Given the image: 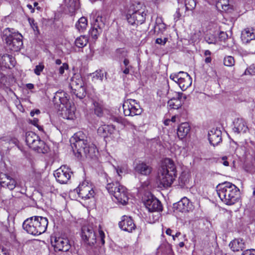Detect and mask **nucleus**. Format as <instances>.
<instances>
[{
  "label": "nucleus",
  "mask_w": 255,
  "mask_h": 255,
  "mask_svg": "<svg viewBox=\"0 0 255 255\" xmlns=\"http://www.w3.org/2000/svg\"><path fill=\"white\" fill-rule=\"evenodd\" d=\"M229 246L234 252L242 251L245 248L244 242L241 239H237L233 240L230 243Z\"/></svg>",
  "instance_id": "nucleus-31"
},
{
  "label": "nucleus",
  "mask_w": 255,
  "mask_h": 255,
  "mask_svg": "<svg viewBox=\"0 0 255 255\" xmlns=\"http://www.w3.org/2000/svg\"><path fill=\"white\" fill-rule=\"evenodd\" d=\"M227 157L224 156L222 157V160H223V164L225 166H228L229 165V162L227 161Z\"/></svg>",
  "instance_id": "nucleus-61"
},
{
  "label": "nucleus",
  "mask_w": 255,
  "mask_h": 255,
  "mask_svg": "<svg viewBox=\"0 0 255 255\" xmlns=\"http://www.w3.org/2000/svg\"><path fill=\"white\" fill-rule=\"evenodd\" d=\"M102 31V28L95 27L94 25H92L89 30V35L93 39H97Z\"/></svg>",
  "instance_id": "nucleus-37"
},
{
  "label": "nucleus",
  "mask_w": 255,
  "mask_h": 255,
  "mask_svg": "<svg viewBox=\"0 0 255 255\" xmlns=\"http://www.w3.org/2000/svg\"><path fill=\"white\" fill-rule=\"evenodd\" d=\"M144 204L150 212L161 211L162 210L160 201L152 195L147 196V199L144 201Z\"/></svg>",
  "instance_id": "nucleus-15"
},
{
  "label": "nucleus",
  "mask_w": 255,
  "mask_h": 255,
  "mask_svg": "<svg viewBox=\"0 0 255 255\" xmlns=\"http://www.w3.org/2000/svg\"><path fill=\"white\" fill-rule=\"evenodd\" d=\"M123 64L124 65V67H128L129 68H132V66L129 65V61L127 58H125L124 61H123Z\"/></svg>",
  "instance_id": "nucleus-56"
},
{
  "label": "nucleus",
  "mask_w": 255,
  "mask_h": 255,
  "mask_svg": "<svg viewBox=\"0 0 255 255\" xmlns=\"http://www.w3.org/2000/svg\"><path fill=\"white\" fill-rule=\"evenodd\" d=\"M65 116L64 117V118H66L67 119H73L74 116V110L68 109L67 106L65 107Z\"/></svg>",
  "instance_id": "nucleus-44"
},
{
  "label": "nucleus",
  "mask_w": 255,
  "mask_h": 255,
  "mask_svg": "<svg viewBox=\"0 0 255 255\" xmlns=\"http://www.w3.org/2000/svg\"><path fill=\"white\" fill-rule=\"evenodd\" d=\"M176 175L175 165L172 160L166 158L162 161L158 172L159 184L163 187H170Z\"/></svg>",
  "instance_id": "nucleus-1"
},
{
  "label": "nucleus",
  "mask_w": 255,
  "mask_h": 255,
  "mask_svg": "<svg viewBox=\"0 0 255 255\" xmlns=\"http://www.w3.org/2000/svg\"><path fill=\"white\" fill-rule=\"evenodd\" d=\"M71 145L73 151H77L81 155L84 154L90 158L95 156L96 147L90 140H76L71 142Z\"/></svg>",
  "instance_id": "nucleus-6"
},
{
  "label": "nucleus",
  "mask_w": 255,
  "mask_h": 255,
  "mask_svg": "<svg viewBox=\"0 0 255 255\" xmlns=\"http://www.w3.org/2000/svg\"><path fill=\"white\" fill-rule=\"evenodd\" d=\"M131 68L124 67H123L122 65H121V70L123 73L126 75L128 74L129 73V70Z\"/></svg>",
  "instance_id": "nucleus-53"
},
{
  "label": "nucleus",
  "mask_w": 255,
  "mask_h": 255,
  "mask_svg": "<svg viewBox=\"0 0 255 255\" xmlns=\"http://www.w3.org/2000/svg\"><path fill=\"white\" fill-rule=\"evenodd\" d=\"M241 39L245 43H248L255 39V29L253 28H246L241 33Z\"/></svg>",
  "instance_id": "nucleus-22"
},
{
  "label": "nucleus",
  "mask_w": 255,
  "mask_h": 255,
  "mask_svg": "<svg viewBox=\"0 0 255 255\" xmlns=\"http://www.w3.org/2000/svg\"><path fill=\"white\" fill-rule=\"evenodd\" d=\"M30 123L36 127L37 125H38V120L37 118H34L32 120H31Z\"/></svg>",
  "instance_id": "nucleus-60"
},
{
  "label": "nucleus",
  "mask_w": 255,
  "mask_h": 255,
  "mask_svg": "<svg viewBox=\"0 0 255 255\" xmlns=\"http://www.w3.org/2000/svg\"><path fill=\"white\" fill-rule=\"evenodd\" d=\"M170 78L177 83L182 91L186 90L192 84V78L186 72L180 71L177 73L172 74Z\"/></svg>",
  "instance_id": "nucleus-9"
},
{
  "label": "nucleus",
  "mask_w": 255,
  "mask_h": 255,
  "mask_svg": "<svg viewBox=\"0 0 255 255\" xmlns=\"http://www.w3.org/2000/svg\"><path fill=\"white\" fill-rule=\"evenodd\" d=\"M115 53L116 56L120 59L123 58H125L128 56L127 51L124 48H118L116 50Z\"/></svg>",
  "instance_id": "nucleus-40"
},
{
  "label": "nucleus",
  "mask_w": 255,
  "mask_h": 255,
  "mask_svg": "<svg viewBox=\"0 0 255 255\" xmlns=\"http://www.w3.org/2000/svg\"><path fill=\"white\" fill-rule=\"evenodd\" d=\"M68 68L69 66L68 64L66 63H63L62 65L58 69L59 74L60 75H62L64 73L65 70H68Z\"/></svg>",
  "instance_id": "nucleus-48"
},
{
  "label": "nucleus",
  "mask_w": 255,
  "mask_h": 255,
  "mask_svg": "<svg viewBox=\"0 0 255 255\" xmlns=\"http://www.w3.org/2000/svg\"><path fill=\"white\" fill-rule=\"evenodd\" d=\"M104 73L101 70H97L93 73V78L97 80H103Z\"/></svg>",
  "instance_id": "nucleus-45"
},
{
  "label": "nucleus",
  "mask_w": 255,
  "mask_h": 255,
  "mask_svg": "<svg viewBox=\"0 0 255 255\" xmlns=\"http://www.w3.org/2000/svg\"><path fill=\"white\" fill-rule=\"evenodd\" d=\"M28 21L31 27L32 28L33 30L35 31L36 34H39V30L38 29L37 23L35 22V20L33 18L29 17L28 18Z\"/></svg>",
  "instance_id": "nucleus-41"
},
{
  "label": "nucleus",
  "mask_w": 255,
  "mask_h": 255,
  "mask_svg": "<svg viewBox=\"0 0 255 255\" xmlns=\"http://www.w3.org/2000/svg\"><path fill=\"white\" fill-rule=\"evenodd\" d=\"M95 114L98 117H102L103 115L104 105L103 101L98 98L92 100Z\"/></svg>",
  "instance_id": "nucleus-29"
},
{
  "label": "nucleus",
  "mask_w": 255,
  "mask_h": 255,
  "mask_svg": "<svg viewBox=\"0 0 255 255\" xmlns=\"http://www.w3.org/2000/svg\"><path fill=\"white\" fill-rule=\"evenodd\" d=\"M4 177L0 178V184L2 187H6L10 190L15 188L16 185V182L13 178L10 176L4 174Z\"/></svg>",
  "instance_id": "nucleus-24"
},
{
  "label": "nucleus",
  "mask_w": 255,
  "mask_h": 255,
  "mask_svg": "<svg viewBox=\"0 0 255 255\" xmlns=\"http://www.w3.org/2000/svg\"><path fill=\"white\" fill-rule=\"evenodd\" d=\"M96 231L97 230L90 224L82 227L81 235L85 244L90 247L94 245L97 240Z\"/></svg>",
  "instance_id": "nucleus-10"
},
{
  "label": "nucleus",
  "mask_w": 255,
  "mask_h": 255,
  "mask_svg": "<svg viewBox=\"0 0 255 255\" xmlns=\"http://www.w3.org/2000/svg\"><path fill=\"white\" fill-rule=\"evenodd\" d=\"M76 190L79 197L85 200L94 197L95 195V192L91 185L86 181L80 184Z\"/></svg>",
  "instance_id": "nucleus-14"
},
{
  "label": "nucleus",
  "mask_w": 255,
  "mask_h": 255,
  "mask_svg": "<svg viewBox=\"0 0 255 255\" xmlns=\"http://www.w3.org/2000/svg\"><path fill=\"white\" fill-rule=\"evenodd\" d=\"M146 15V13L140 10L134 11L129 9L127 14V19L130 24L132 25H138L144 22Z\"/></svg>",
  "instance_id": "nucleus-12"
},
{
  "label": "nucleus",
  "mask_w": 255,
  "mask_h": 255,
  "mask_svg": "<svg viewBox=\"0 0 255 255\" xmlns=\"http://www.w3.org/2000/svg\"><path fill=\"white\" fill-rule=\"evenodd\" d=\"M72 173L68 167L62 165L54 171V175L57 182L61 184H66L70 179Z\"/></svg>",
  "instance_id": "nucleus-13"
},
{
  "label": "nucleus",
  "mask_w": 255,
  "mask_h": 255,
  "mask_svg": "<svg viewBox=\"0 0 255 255\" xmlns=\"http://www.w3.org/2000/svg\"><path fill=\"white\" fill-rule=\"evenodd\" d=\"M219 38L221 41H225L228 38V35L224 32H221L219 35Z\"/></svg>",
  "instance_id": "nucleus-52"
},
{
  "label": "nucleus",
  "mask_w": 255,
  "mask_h": 255,
  "mask_svg": "<svg viewBox=\"0 0 255 255\" xmlns=\"http://www.w3.org/2000/svg\"><path fill=\"white\" fill-rule=\"evenodd\" d=\"M115 168L116 169L117 173L118 174V175L119 176H121L120 174L122 173L123 172V168H122L121 167H120L119 166L118 167H115Z\"/></svg>",
  "instance_id": "nucleus-59"
},
{
  "label": "nucleus",
  "mask_w": 255,
  "mask_h": 255,
  "mask_svg": "<svg viewBox=\"0 0 255 255\" xmlns=\"http://www.w3.org/2000/svg\"><path fill=\"white\" fill-rule=\"evenodd\" d=\"M217 188L219 198L225 204L233 205L238 201L240 190L235 185L226 182L219 184Z\"/></svg>",
  "instance_id": "nucleus-2"
},
{
  "label": "nucleus",
  "mask_w": 255,
  "mask_h": 255,
  "mask_svg": "<svg viewBox=\"0 0 255 255\" xmlns=\"http://www.w3.org/2000/svg\"><path fill=\"white\" fill-rule=\"evenodd\" d=\"M186 99V96L182 93L178 92L176 97L171 99L168 102V106L173 109H178L180 108L183 102Z\"/></svg>",
  "instance_id": "nucleus-18"
},
{
  "label": "nucleus",
  "mask_w": 255,
  "mask_h": 255,
  "mask_svg": "<svg viewBox=\"0 0 255 255\" xmlns=\"http://www.w3.org/2000/svg\"><path fill=\"white\" fill-rule=\"evenodd\" d=\"M106 189L118 202L122 205L127 204L128 197L127 190L125 186L121 185L119 182H112L107 184Z\"/></svg>",
  "instance_id": "nucleus-5"
},
{
  "label": "nucleus",
  "mask_w": 255,
  "mask_h": 255,
  "mask_svg": "<svg viewBox=\"0 0 255 255\" xmlns=\"http://www.w3.org/2000/svg\"><path fill=\"white\" fill-rule=\"evenodd\" d=\"M234 128L233 130L235 133H245L248 129L246 123L243 119L238 118L234 122Z\"/></svg>",
  "instance_id": "nucleus-20"
},
{
  "label": "nucleus",
  "mask_w": 255,
  "mask_h": 255,
  "mask_svg": "<svg viewBox=\"0 0 255 255\" xmlns=\"http://www.w3.org/2000/svg\"><path fill=\"white\" fill-rule=\"evenodd\" d=\"M152 167L144 162H139L137 163L134 167L135 171L142 175H148L151 171Z\"/></svg>",
  "instance_id": "nucleus-21"
},
{
  "label": "nucleus",
  "mask_w": 255,
  "mask_h": 255,
  "mask_svg": "<svg viewBox=\"0 0 255 255\" xmlns=\"http://www.w3.org/2000/svg\"><path fill=\"white\" fill-rule=\"evenodd\" d=\"M115 130V127L113 125H103L99 127L97 132L99 134L105 137L113 134Z\"/></svg>",
  "instance_id": "nucleus-26"
},
{
  "label": "nucleus",
  "mask_w": 255,
  "mask_h": 255,
  "mask_svg": "<svg viewBox=\"0 0 255 255\" xmlns=\"http://www.w3.org/2000/svg\"><path fill=\"white\" fill-rule=\"evenodd\" d=\"M2 38L11 51H19L23 46L22 35L18 32L11 31L9 28L3 30Z\"/></svg>",
  "instance_id": "nucleus-4"
},
{
  "label": "nucleus",
  "mask_w": 255,
  "mask_h": 255,
  "mask_svg": "<svg viewBox=\"0 0 255 255\" xmlns=\"http://www.w3.org/2000/svg\"><path fill=\"white\" fill-rule=\"evenodd\" d=\"M154 32L157 35L162 33L166 29V25L163 23L162 18L157 17L155 20V24L154 26Z\"/></svg>",
  "instance_id": "nucleus-32"
},
{
  "label": "nucleus",
  "mask_w": 255,
  "mask_h": 255,
  "mask_svg": "<svg viewBox=\"0 0 255 255\" xmlns=\"http://www.w3.org/2000/svg\"><path fill=\"white\" fill-rule=\"evenodd\" d=\"M190 130V127L188 123L181 124L177 129V135L179 138H184Z\"/></svg>",
  "instance_id": "nucleus-30"
},
{
  "label": "nucleus",
  "mask_w": 255,
  "mask_h": 255,
  "mask_svg": "<svg viewBox=\"0 0 255 255\" xmlns=\"http://www.w3.org/2000/svg\"><path fill=\"white\" fill-rule=\"evenodd\" d=\"M206 41L209 44L215 43L216 40L215 37L213 35L206 36L205 37Z\"/></svg>",
  "instance_id": "nucleus-50"
},
{
  "label": "nucleus",
  "mask_w": 255,
  "mask_h": 255,
  "mask_svg": "<svg viewBox=\"0 0 255 255\" xmlns=\"http://www.w3.org/2000/svg\"><path fill=\"white\" fill-rule=\"evenodd\" d=\"M193 205L187 197L182 198L178 202L177 208L181 212H188L192 209Z\"/></svg>",
  "instance_id": "nucleus-27"
},
{
  "label": "nucleus",
  "mask_w": 255,
  "mask_h": 255,
  "mask_svg": "<svg viewBox=\"0 0 255 255\" xmlns=\"http://www.w3.org/2000/svg\"><path fill=\"white\" fill-rule=\"evenodd\" d=\"M98 232H99L98 239H99L100 240L101 244L102 245H104L105 244V240H104V239L105 237V234H104V232L102 230H101V229H98Z\"/></svg>",
  "instance_id": "nucleus-47"
},
{
  "label": "nucleus",
  "mask_w": 255,
  "mask_h": 255,
  "mask_svg": "<svg viewBox=\"0 0 255 255\" xmlns=\"http://www.w3.org/2000/svg\"><path fill=\"white\" fill-rule=\"evenodd\" d=\"M217 9L221 11H228L230 9L229 0H218L216 3Z\"/></svg>",
  "instance_id": "nucleus-34"
},
{
  "label": "nucleus",
  "mask_w": 255,
  "mask_h": 255,
  "mask_svg": "<svg viewBox=\"0 0 255 255\" xmlns=\"http://www.w3.org/2000/svg\"><path fill=\"white\" fill-rule=\"evenodd\" d=\"M123 108L125 116H134L139 115L142 109L135 100L128 99L123 104Z\"/></svg>",
  "instance_id": "nucleus-11"
},
{
  "label": "nucleus",
  "mask_w": 255,
  "mask_h": 255,
  "mask_svg": "<svg viewBox=\"0 0 255 255\" xmlns=\"http://www.w3.org/2000/svg\"><path fill=\"white\" fill-rule=\"evenodd\" d=\"M26 87L27 89L31 90L34 88V85L33 84L28 83L26 85Z\"/></svg>",
  "instance_id": "nucleus-62"
},
{
  "label": "nucleus",
  "mask_w": 255,
  "mask_h": 255,
  "mask_svg": "<svg viewBox=\"0 0 255 255\" xmlns=\"http://www.w3.org/2000/svg\"><path fill=\"white\" fill-rule=\"evenodd\" d=\"M224 64L226 66H232L234 65L235 60L233 57L228 56L225 57L224 60Z\"/></svg>",
  "instance_id": "nucleus-42"
},
{
  "label": "nucleus",
  "mask_w": 255,
  "mask_h": 255,
  "mask_svg": "<svg viewBox=\"0 0 255 255\" xmlns=\"http://www.w3.org/2000/svg\"><path fill=\"white\" fill-rule=\"evenodd\" d=\"M208 139L213 146L218 145L222 141V131L217 128H212L208 132Z\"/></svg>",
  "instance_id": "nucleus-19"
},
{
  "label": "nucleus",
  "mask_w": 255,
  "mask_h": 255,
  "mask_svg": "<svg viewBox=\"0 0 255 255\" xmlns=\"http://www.w3.org/2000/svg\"><path fill=\"white\" fill-rule=\"evenodd\" d=\"M168 40V38L167 37L162 38H157L155 40V43L156 44L164 45Z\"/></svg>",
  "instance_id": "nucleus-49"
},
{
  "label": "nucleus",
  "mask_w": 255,
  "mask_h": 255,
  "mask_svg": "<svg viewBox=\"0 0 255 255\" xmlns=\"http://www.w3.org/2000/svg\"><path fill=\"white\" fill-rule=\"evenodd\" d=\"M70 87L71 92L80 99H82L86 95V88L82 77L80 75H75L71 78Z\"/></svg>",
  "instance_id": "nucleus-8"
},
{
  "label": "nucleus",
  "mask_w": 255,
  "mask_h": 255,
  "mask_svg": "<svg viewBox=\"0 0 255 255\" xmlns=\"http://www.w3.org/2000/svg\"><path fill=\"white\" fill-rule=\"evenodd\" d=\"M48 223L46 218L33 216L25 220L23 223L22 227L27 233L33 236H38L46 231Z\"/></svg>",
  "instance_id": "nucleus-3"
},
{
  "label": "nucleus",
  "mask_w": 255,
  "mask_h": 255,
  "mask_svg": "<svg viewBox=\"0 0 255 255\" xmlns=\"http://www.w3.org/2000/svg\"><path fill=\"white\" fill-rule=\"evenodd\" d=\"M15 63V59L12 56L7 54L0 55V66L10 68V66L13 67Z\"/></svg>",
  "instance_id": "nucleus-23"
},
{
  "label": "nucleus",
  "mask_w": 255,
  "mask_h": 255,
  "mask_svg": "<svg viewBox=\"0 0 255 255\" xmlns=\"http://www.w3.org/2000/svg\"><path fill=\"white\" fill-rule=\"evenodd\" d=\"M9 144H13L14 145H17L18 143V140L16 138H11L9 140Z\"/></svg>",
  "instance_id": "nucleus-57"
},
{
  "label": "nucleus",
  "mask_w": 255,
  "mask_h": 255,
  "mask_svg": "<svg viewBox=\"0 0 255 255\" xmlns=\"http://www.w3.org/2000/svg\"><path fill=\"white\" fill-rule=\"evenodd\" d=\"M44 68V65L42 63H39L38 65L35 66L34 69V72L36 75H40L41 72L43 70Z\"/></svg>",
  "instance_id": "nucleus-46"
},
{
  "label": "nucleus",
  "mask_w": 255,
  "mask_h": 255,
  "mask_svg": "<svg viewBox=\"0 0 255 255\" xmlns=\"http://www.w3.org/2000/svg\"><path fill=\"white\" fill-rule=\"evenodd\" d=\"M88 21L85 17L82 16L79 19L75 24V27L80 32H83L87 28Z\"/></svg>",
  "instance_id": "nucleus-33"
},
{
  "label": "nucleus",
  "mask_w": 255,
  "mask_h": 255,
  "mask_svg": "<svg viewBox=\"0 0 255 255\" xmlns=\"http://www.w3.org/2000/svg\"><path fill=\"white\" fill-rule=\"evenodd\" d=\"M196 4V0H185V6L186 10H193L195 8Z\"/></svg>",
  "instance_id": "nucleus-39"
},
{
  "label": "nucleus",
  "mask_w": 255,
  "mask_h": 255,
  "mask_svg": "<svg viewBox=\"0 0 255 255\" xmlns=\"http://www.w3.org/2000/svg\"><path fill=\"white\" fill-rule=\"evenodd\" d=\"M119 227L123 230L132 232L135 229V225L130 217L123 216L121 221L119 223Z\"/></svg>",
  "instance_id": "nucleus-17"
},
{
  "label": "nucleus",
  "mask_w": 255,
  "mask_h": 255,
  "mask_svg": "<svg viewBox=\"0 0 255 255\" xmlns=\"http://www.w3.org/2000/svg\"><path fill=\"white\" fill-rule=\"evenodd\" d=\"M173 231L170 229V228H168L166 230V234L169 236H172V233Z\"/></svg>",
  "instance_id": "nucleus-63"
},
{
  "label": "nucleus",
  "mask_w": 255,
  "mask_h": 255,
  "mask_svg": "<svg viewBox=\"0 0 255 255\" xmlns=\"http://www.w3.org/2000/svg\"><path fill=\"white\" fill-rule=\"evenodd\" d=\"M67 95L64 91L57 92L53 98V102L57 105H67L69 102Z\"/></svg>",
  "instance_id": "nucleus-28"
},
{
  "label": "nucleus",
  "mask_w": 255,
  "mask_h": 255,
  "mask_svg": "<svg viewBox=\"0 0 255 255\" xmlns=\"http://www.w3.org/2000/svg\"><path fill=\"white\" fill-rule=\"evenodd\" d=\"M181 14L180 12V9L179 8H178L177 10H176V11L174 15V19L176 20V21L178 20L180 17H181Z\"/></svg>",
  "instance_id": "nucleus-55"
},
{
  "label": "nucleus",
  "mask_w": 255,
  "mask_h": 255,
  "mask_svg": "<svg viewBox=\"0 0 255 255\" xmlns=\"http://www.w3.org/2000/svg\"><path fill=\"white\" fill-rule=\"evenodd\" d=\"M40 111L38 109H36L35 110L31 111L30 113V115L31 117H33L35 114L38 115V114H40Z\"/></svg>",
  "instance_id": "nucleus-58"
},
{
  "label": "nucleus",
  "mask_w": 255,
  "mask_h": 255,
  "mask_svg": "<svg viewBox=\"0 0 255 255\" xmlns=\"http://www.w3.org/2000/svg\"><path fill=\"white\" fill-rule=\"evenodd\" d=\"M79 140L86 141L90 140V139L87 137L82 131H79L74 135L72 138L70 139V142H72Z\"/></svg>",
  "instance_id": "nucleus-38"
},
{
  "label": "nucleus",
  "mask_w": 255,
  "mask_h": 255,
  "mask_svg": "<svg viewBox=\"0 0 255 255\" xmlns=\"http://www.w3.org/2000/svg\"><path fill=\"white\" fill-rule=\"evenodd\" d=\"M111 120L117 122L118 123H123V119L120 117L112 116L111 118Z\"/></svg>",
  "instance_id": "nucleus-54"
},
{
  "label": "nucleus",
  "mask_w": 255,
  "mask_h": 255,
  "mask_svg": "<svg viewBox=\"0 0 255 255\" xmlns=\"http://www.w3.org/2000/svg\"><path fill=\"white\" fill-rule=\"evenodd\" d=\"M52 244L55 251L67 252L71 247L69 239L61 237L55 238Z\"/></svg>",
  "instance_id": "nucleus-16"
},
{
  "label": "nucleus",
  "mask_w": 255,
  "mask_h": 255,
  "mask_svg": "<svg viewBox=\"0 0 255 255\" xmlns=\"http://www.w3.org/2000/svg\"><path fill=\"white\" fill-rule=\"evenodd\" d=\"M65 10L70 14H73L80 6L79 0H63Z\"/></svg>",
  "instance_id": "nucleus-25"
},
{
  "label": "nucleus",
  "mask_w": 255,
  "mask_h": 255,
  "mask_svg": "<svg viewBox=\"0 0 255 255\" xmlns=\"http://www.w3.org/2000/svg\"><path fill=\"white\" fill-rule=\"evenodd\" d=\"M211 58L210 56L207 57L205 59V62L206 63H209L211 62Z\"/></svg>",
  "instance_id": "nucleus-64"
},
{
  "label": "nucleus",
  "mask_w": 255,
  "mask_h": 255,
  "mask_svg": "<svg viewBox=\"0 0 255 255\" xmlns=\"http://www.w3.org/2000/svg\"><path fill=\"white\" fill-rule=\"evenodd\" d=\"M25 142L31 148L38 153H45L47 149L44 141L41 140L39 137L32 131H28L25 134Z\"/></svg>",
  "instance_id": "nucleus-7"
},
{
  "label": "nucleus",
  "mask_w": 255,
  "mask_h": 255,
  "mask_svg": "<svg viewBox=\"0 0 255 255\" xmlns=\"http://www.w3.org/2000/svg\"><path fill=\"white\" fill-rule=\"evenodd\" d=\"M88 42V38L84 35H81L75 39V45L78 48H82L86 46Z\"/></svg>",
  "instance_id": "nucleus-36"
},
{
  "label": "nucleus",
  "mask_w": 255,
  "mask_h": 255,
  "mask_svg": "<svg viewBox=\"0 0 255 255\" xmlns=\"http://www.w3.org/2000/svg\"><path fill=\"white\" fill-rule=\"evenodd\" d=\"M188 174L184 172H182L179 178V182L182 185H185V184L188 181Z\"/></svg>",
  "instance_id": "nucleus-43"
},
{
  "label": "nucleus",
  "mask_w": 255,
  "mask_h": 255,
  "mask_svg": "<svg viewBox=\"0 0 255 255\" xmlns=\"http://www.w3.org/2000/svg\"><path fill=\"white\" fill-rule=\"evenodd\" d=\"M105 18L101 15H97L93 17V21L91 23L92 25L95 27L103 28L105 26Z\"/></svg>",
  "instance_id": "nucleus-35"
},
{
  "label": "nucleus",
  "mask_w": 255,
  "mask_h": 255,
  "mask_svg": "<svg viewBox=\"0 0 255 255\" xmlns=\"http://www.w3.org/2000/svg\"><path fill=\"white\" fill-rule=\"evenodd\" d=\"M242 255H255V249L246 250L243 252Z\"/></svg>",
  "instance_id": "nucleus-51"
}]
</instances>
